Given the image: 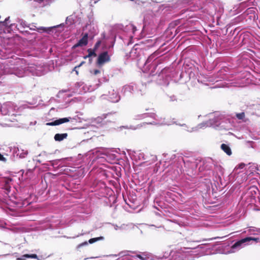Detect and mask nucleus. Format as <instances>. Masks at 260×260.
<instances>
[{"instance_id":"1","label":"nucleus","mask_w":260,"mask_h":260,"mask_svg":"<svg viewBox=\"0 0 260 260\" xmlns=\"http://www.w3.org/2000/svg\"><path fill=\"white\" fill-rule=\"evenodd\" d=\"M251 237H247L236 242L232 247L231 252H235L244 247L251 245L253 241Z\"/></svg>"},{"instance_id":"2","label":"nucleus","mask_w":260,"mask_h":260,"mask_svg":"<svg viewBox=\"0 0 260 260\" xmlns=\"http://www.w3.org/2000/svg\"><path fill=\"white\" fill-rule=\"evenodd\" d=\"M15 106L12 103L7 102L3 105L0 104V114L3 115H9L14 112Z\"/></svg>"},{"instance_id":"3","label":"nucleus","mask_w":260,"mask_h":260,"mask_svg":"<svg viewBox=\"0 0 260 260\" xmlns=\"http://www.w3.org/2000/svg\"><path fill=\"white\" fill-rule=\"evenodd\" d=\"M110 56L107 52H104L100 54L98 59V63L99 65H102L106 62L109 61Z\"/></svg>"},{"instance_id":"4","label":"nucleus","mask_w":260,"mask_h":260,"mask_svg":"<svg viewBox=\"0 0 260 260\" xmlns=\"http://www.w3.org/2000/svg\"><path fill=\"white\" fill-rule=\"evenodd\" d=\"M71 119L70 117L68 118H60L59 119L56 120L53 122H48L46 123V125H59L65 122H68L70 121V119Z\"/></svg>"},{"instance_id":"5","label":"nucleus","mask_w":260,"mask_h":260,"mask_svg":"<svg viewBox=\"0 0 260 260\" xmlns=\"http://www.w3.org/2000/svg\"><path fill=\"white\" fill-rule=\"evenodd\" d=\"M109 99L112 102L116 103L120 100V96L114 90H112L109 92Z\"/></svg>"},{"instance_id":"6","label":"nucleus","mask_w":260,"mask_h":260,"mask_svg":"<svg viewBox=\"0 0 260 260\" xmlns=\"http://www.w3.org/2000/svg\"><path fill=\"white\" fill-rule=\"evenodd\" d=\"M88 43V35L85 34L84 36L79 41L77 44L74 45L75 47L83 46L87 45Z\"/></svg>"},{"instance_id":"7","label":"nucleus","mask_w":260,"mask_h":260,"mask_svg":"<svg viewBox=\"0 0 260 260\" xmlns=\"http://www.w3.org/2000/svg\"><path fill=\"white\" fill-rule=\"evenodd\" d=\"M149 256L145 253H141L137 255L133 256L132 260H148Z\"/></svg>"},{"instance_id":"8","label":"nucleus","mask_w":260,"mask_h":260,"mask_svg":"<svg viewBox=\"0 0 260 260\" xmlns=\"http://www.w3.org/2000/svg\"><path fill=\"white\" fill-rule=\"evenodd\" d=\"M15 75H16L18 77H22L25 75L27 74V71L26 68L24 69H17L13 73Z\"/></svg>"},{"instance_id":"9","label":"nucleus","mask_w":260,"mask_h":260,"mask_svg":"<svg viewBox=\"0 0 260 260\" xmlns=\"http://www.w3.org/2000/svg\"><path fill=\"white\" fill-rule=\"evenodd\" d=\"M260 230V228H257L254 226H250L247 230L248 233L250 235L258 236V232L256 231Z\"/></svg>"},{"instance_id":"10","label":"nucleus","mask_w":260,"mask_h":260,"mask_svg":"<svg viewBox=\"0 0 260 260\" xmlns=\"http://www.w3.org/2000/svg\"><path fill=\"white\" fill-rule=\"evenodd\" d=\"M67 137V134H57L54 136V139L56 141H61L66 139Z\"/></svg>"},{"instance_id":"11","label":"nucleus","mask_w":260,"mask_h":260,"mask_svg":"<svg viewBox=\"0 0 260 260\" xmlns=\"http://www.w3.org/2000/svg\"><path fill=\"white\" fill-rule=\"evenodd\" d=\"M221 148L228 155H231L232 151H231V148H230V147L228 145L224 144H222L221 145Z\"/></svg>"},{"instance_id":"12","label":"nucleus","mask_w":260,"mask_h":260,"mask_svg":"<svg viewBox=\"0 0 260 260\" xmlns=\"http://www.w3.org/2000/svg\"><path fill=\"white\" fill-rule=\"evenodd\" d=\"M36 68V66L34 64H30L28 67L26 68L27 73H31L32 75H35V69Z\"/></svg>"},{"instance_id":"13","label":"nucleus","mask_w":260,"mask_h":260,"mask_svg":"<svg viewBox=\"0 0 260 260\" xmlns=\"http://www.w3.org/2000/svg\"><path fill=\"white\" fill-rule=\"evenodd\" d=\"M35 75L36 76H41L43 74V67L41 66H36V68L35 69Z\"/></svg>"},{"instance_id":"14","label":"nucleus","mask_w":260,"mask_h":260,"mask_svg":"<svg viewBox=\"0 0 260 260\" xmlns=\"http://www.w3.org/2000/svg\"><path fill=\"white\" fill-rule=\"evenodd\" d=\"M56 26H53V27H40L37 28V30L39 31H44V32H49L51 30L56 27Z\"/></svg>"},{"instance_id":"15","label":"nucleus","mask_w":260,"mask_h":260,"mask_svg":"<svg viewBox=\"0 0 260 260\" xmlns=\"http://www.w3.org/2000/svg\"><path fill=\"white\" fill-rule=\"evenodd\" d=\"M145 123H143V124H144ZM148 123L151 124H155V125H170L171 124V123L169 122L168 121H163L162 122H156V121H152V122H149Z\"/></svg>"},{"instance_id":"16","label":"nucleus","mask_w":260,"mask_h":260,"mask_svg":"<svg viewBox=\"0 0 260 260\" xmlns=\"http://www.w3.org/2000/svg\"><path fill=\"white\" fill-rule=\"evenodd\" d=\"M37 257L36 254H24L21 257H18L17 258V260H25L26 258H36Z\"/></svg>"},{"instance_id":"17","label":"nucleus","mask_w":260,"mask_h":260,"mask_svg":"<svg viewBox=\"0 0 260 260\" xmlns=\"http://www.w3.org/2000/svg\"><path fill=\"white\" fill-rule=\"evenodd\" d=\"M148 116V114L147 113L143 114H138L135 116V119L137 120H140L144 119Z\"/></svg>"},{"instance_id":"18","label":"nucleus","mask_w":260,"mask_h":260,"mask_svg":"<svg viewBox=\"0 0 260 260\" xmlns=\"http://www.w3.org/2000/svg\"><path fill=\"white\" fill-rule=\"evenodd\" d=\"M103 239H104V238L103 237H98V238H92V239H90L89 240V243H90V244H92V243H93L95 242L98 241L99 240H102Z\"/></svg>"},{"instance_id":"19","label":"nucleus","mask_w":260,"mask_h":260,"mask_svg":"<svg viewBox=\"0 0 260 260\" xmlns=\"http://www.w3.org/2000/svg\"><path fill=\"white\" fill-rule=\"evenodd\" d=\"M88 52H89L88 55L84 56V59H86L88 57H90L92 55L96 56V54L95 53V52L94 51L88 50Z\"/></svg>"},{"instance_id":"20","label":"nucleus","mask_w":260,"mask_h":260,"mask_svg":"<svg viewBox=\"0 0 260 260\" xmlns=\"http://www.w3.org/2000/svg\"><path fill=\"white\" fill-rule=\"evenodd\" d=\"M245 166V164L241 163L235 168V170L236 171H237L238 169H242L244 168Z\"/></svg>"},{"instance_id":"21","label":"nucleus","mask_w":260,"mask_h":260,"mask_svg":"<svg viewBox=\"0 0 260 260\" xmlns=\"http://www.w3.org/2000/svg\"><path fill=\"white\" fill-rule=\"evenodd\" d=\"M77 85L78 86V87H81V86H82V88H83V90L84 91V92H86L87 91L88 89H85V88L84 87V83L82 82H78L77 83Z\"/></svg>"},{"instance_id":"22","label":"nucleus","mask_w":260,"mask_h":260,"mask_svg":"<svg viewBox=\"0 0 260 260\" xmlns=\"http://www.w3.org/2000/svg\"><path fill=\"white\" fill-rule=\"evenodd\" d=\"M40 3H43L44 5H47L49 3L51 2L52 0H38Z\"/></svg>"},{"instance_id":"23","label":"nucleus","mask_w":260,"mask_h":260,"mask_svg":"<svg viewBox=\"0 0 260 260\" xmlns=\"http://www.w3.org/2000/svg\"><path fill=\"white\" fill-rule=\"evenodd\" d=\"M27 154V151H24L23 150H22V152L20 153L19 154V157L21 158H24L25 156V155H26Z\"/></svg>"},{"instance_id":"24","label":"nucleus","mask_w":260,"mask_h":260,"mask_svg":"<svg viewBox=\"0 0 260 260\" xmlns=\"http://www.w3.org/2000/svg\"><path fill=\"white\" fill-rule=\"evenodd\" d=\"M236 116L238 119H242L244 117L245 114L242 112L241 113L237 114Z\"/></svg>"},{"instance_id":"25","label":"nucleus","mask_w":260,"mask_h":260,"mask_svg":"<svg viewBox=\"0 0 260 260\" xmlns=\"http://www.w3.org/2000/svg\"><path fill=\"white\" fill-rule=\"evenodd\" d=\"M100 71L99 70H93L92 71H90V73L94 75H96L100 73Z\"/></svg>"},{"instance_id":"26","label":"nucleus","mask_w":260,"mask_h":260,"mask_svg":"<svg viewBox=\"0 0 260 260\" xmlns=\"http://www.w3.org/2000/svg\"><path fill=\"white\" fill-rule=\"evenodd\" d=\"M0 160L3 161L4 162H6L7 160L6 158L5 157H4V156L2 154H1V153H0Z\"/></svg>"},{"instance_id":"27","label":"nucleus","mask_w":260,"mask_h":260,"mask_svg":"<svg viewBox=\"0 0 260 260\" xmlns=\"http://www.w3.org/2000/svg\"><path fill=\"white\" fill-rule=\"evenodd\" d=\"M4 72L2 66H0V77L3 75Z\"/></svg>"},{"instance_id":"28","label":"nucleus","mask_w":260,"mask_h":260,"mask_svg":"<svg viewBox=\"0 0 260 260\" xmlns=\"http://www.w3.org/2000/svg\"><path fill=\"white\" fill-rule=\"evenodd\" d=\"M153 58L154 57L152 55L149 56V57L147 60V62L149 63V62H150L153 59Z\"/></svg>"},{"instance_id":"29","label":"nucleus","mask_w":260,"mask_h":260,"mask_svg":"<svg viewBox=\"0 0 260 260\" xmlns=\"http://www.w3.org/2000/svg\"><path fill=\"white\" fill-rule=\"evenodd\" d=\"M84 63V61H82L79 65L77 66H76L75 68H74V70H75L76 69L80 67L83 63Z\"/></svg>"},{"instance_id":"30","label":"nucleus","mask_w":260,"mask_h":260,"mask_svg":"<svg viewBox=\"0 0 260 260\" xmlns=\"http://www.w3.org/2000/svg\"><path fill=\"white\" fill-rule=\"evenodd\" d=\"M126 227V225L124 224L121 225L120 226H119V230H123Z\"/></svg>"},{"instance_id":"31","label":"nucleus","mask_w":260,"mask_h":260,"mask_svg":"<svg viewBox=\"0 0 260 260\" xmlns=\"http://www.w3.org/2000/svg\"><path fill=\"white\" fill-rule=\"evenodd\" d=\"M206 123H202L200 125H199V126L200 127V128H202L203 127H204Z\"/></svg>"},{"instance_id":"32","label":"nucleus","mask_w":260,"mask_h":260,"mask_svg":"<svg viewBox=\"0 0 260 260\" xmlns=\"http://www.w3.org/2000/svg\"><path fill=\"white\" fill-rule=\"evenodd\" d=\"M114 229L115 230H119V226L116 225H114Z\"/></svg>"},{"instance_id":"33","label":"nucleus","mask_w":260,"mask_h":260,"mask_svg":"<svg viewBox=\"0 0 260 260\" xmlns=\"http://www.w3.org/2000/svg\"><path fill=\"white\" fill-rule=\"evenodd\" d=\"M212 125H213V124L211 121L208 122L207 126H212Z\"/></svg>"},{"instance_id":"34","label":"nucleus","mask_w":260,"mask_h":260,"mask_svg":"<svg viewBox=\"0 0 260 260\" xmlns=\"http://www.w3.org/2000/svg\"><path fill=\"white\" fill-rule=\"evenodd\" d=\"M137 128H138V127H134V126H131L129 127V128L132 129H136Z\"/></svg>"},{"instance_id":"35","label":"nucleus","mask_w":260,"mask_h":260,"mask_svg":"<svg viewBox=\"0 0 260 260\" xmlns=\"http://www.w3.org/2000/svg\"><path fill=\"white\" fill-rule=\"evenodd\" d=\"M182 260H190V259L188 258H186L182 257Z\"/></svg>"},{"instance_id":"36","label":"nucleus","mask_w":260,"mask_h":260,"mask_svg":"<svg viewBox=\"0 0 260 260\" xmlns=\"http://www.w3.org/2000/svg\"><path fill=\"white\" fill-rule=\"evenodd\" d=\"M194 131V130H193V128H191V129H187V131L190 132H192V131Z\"/></svg>"},{"instance_id":"37","label":"nucleus","mask_w":260,"mask_h":260,"mask_svg":"<svg viewBox=\"0 0 260 260\" xmlns=\"http://www.w3.org/2000/svg\"><path fill=\"white\" fill-rule=\"evenodd\" d=\"M180 125H181V126H184V127H187L185 124H180Z\"/></svg>"},{"instance_id":"38","label":"nucleus","mask_w":260,"mask_h":260,"mask_svg":"<svg viewBox=\"0 0 260 260\" xmlns=\"http://www.w3.org/2000/svg\"><path fill=\"white\" fill-rule=\"evenodd\" d=\"M75 71H76V73L77 74H78V72L76 70V69L75 70H74Z\"/></svg>"},{"instance_id":"39","label":"nucleus","mask_w":260,"mask_h":260,"mask_svg":"<svg viewBox=\"0 0 260 260\" xmlns=\"http://www.w3.org/2000/svg\"><path fill=\"white\" fill-rule=\"evenodd\" d=\"M84 244H87V242H85L84 243L82 244L81 245H84Z\"/></svg>"},{"instance_id":"40","label":"nucleus","mask_w":260,"mask_h":260,"mask_svg":"<svg viewBox=\"0 0 260 260\" xmlns=\"http://www.w3.org/2000/svg\"><path fill=\"white\" fill-rule=\"evenodd\" d=\"M99 44H100V43H99V42H98V43H96V46H98L99 45Z\"/></svg>"},{"instance_id":"41","label":"nucleus","mask_w":260,"mask_h":260,"mask_svg":"<svg viewBox=\"0 0 260 260\" xmlns=\"http://www.w3.org/2000/svg\"><path fill=\"white\" fill-rule=\"evenodd\" d=\"M246 232V231H244L243 233H245Z\"/></svg>"}]
</instances>
